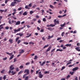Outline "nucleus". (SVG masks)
I'll use <instances>...</instances> for the list:
<instances>
[{
    "instance_id": "nucleus-1",
    "label": "nucleus",
    "mask_w": 80,
    "mask_h": 80,
    "mask_svg": "<svg viewBox=\"0 0 80 80\" xmlns=\"http://www.w3.org/2000/svg\"><path fill=\"white\" fill-rule=\"evenodd\" d=\"M13 2H12L11 3L10 5L11 7H14L15 5V4L16 3H17V2L18 3H19V2H21V0H14Z\"/></svg>"
},
{
    "instance_id": "nucleus-2",
    "label": "nucleus",
    "mask_w": 80,
    "mask_h": 80,
    "mask_svg": "<svg viewBox=\"0 0 80 80\" xmlns=\"http://www.w3.org/2000/svg\"><path fill=\"white\" fill-rule=\"evenodd\" d=\"M26 72H27V73L25 74L23 76V78H25V76H26V75H28V74H29V70L28 69L25 70L24 71V72L25 73H26Z\"/></svg>"
},
{
    "instance_id": "nucleus-3",
    "label": "nucleus",
    "mask_w": 80,
    "mask_h": 80,
    "mask_svg": "<svg viewBox=\"0 0 80 80\" xmlns=\"http://www.w3.org/2000/svg\"><path fill=\"white\" fill-rule=\"evenodd\" d=\"M65 23L60 25V26H61V27L60 28V30H62V29H63V27H65Z\"/></svg>"
},
{
    "instance_id": "nucleus-4",
    "label": "nucleus",
    "mask_w": 80,
    "mask_h": 80,
    "mask_svg": "<svg viewBox=\"0 0 80 80\" xmlns=\"http://www.w3.org/2000/svg\"><path fill=\"white\" fill-rule=\"evenodd\" d=\"M54 25H57V24H59V21L58 20L57 21V19H55L54 20Z\"/></svg>"
},
{
    "instance_id": "nucleus-5",
    "label": "nucleus",
    "mask_w": 80,
    "mask_h": 80,
    "mask_svg": "<svg viewBox=\"0 0 80 80\" xmlns=\"http://www.w3.org/2000/svg\"><path fill=\"white\" fill-rule=\"evenodd\" d=\"M20 30V29L19 28L17 30V29H14V33H17V32H19Z\"/></svg>"
},
{
    "instance_id": "nucleus-6",
    "label": "nucleus",
    "mask_w": 80,
    "mask_h": 80,
    "mask_svg": "<svg viewBox=\"0 0 80 80\" xmlns=\"http://www.w3.org/2000/svg\"><path fill=\"white\" fill-rule=\"evenodd\" d=\"M5 25V23H4L3 24H1L0 25V28L2 29H3V25Z\"/></svg>"
},
{
    "instance_id": "nucleus-7",
    "label": "nucleus",
    "mask_w": 80,
    "mask_h": 80,
    "mask_svg": "<svg viewBox=\"0 0 80 80\" xmlns=\"http://www.w3.org/2000/svg\"><path fill=\"white\" fill-rule=\"evenodd\" d=\"M78 69V67H76L72 69V71H75V70H77Z\"/></svg>"
},
{
    "instance_id": "nucleus-8",
    "label": "nucleus",
    "mask_w": 80,
    "mask_h": 80,
    "mask_svg": "<svg viewBox=\"0 0 80 80\" xmlns=\"http://www.w3.org/2000/svg\"><path fill=\"white\" fill-rule=\"evenodd\" d=\"M51 48H52V47H50L49 48H48V49L46 50V52H49L50 50H51Z\"/></svg>"
},
{
    "instance_id": "nucleus-9",
    "label": "nucleus",
    "mask_w": 80,
    "mask_h": 80,
    "mask_svg": "<svg viewBox=\"0 0 80 80\" xmlns=\"http://www.w3.org/2000/svg\"><path fill=\"white\" fill-rule=\"evenodd\" d=\"M20 21H18L16 22L15 25H20Z\"/></svg>"
},
{
    "instance_id": "nucleus-10",
    "label": "nucleus",
    "mask_w": 80,
    "mask_h": 80,
    "mask_svg": "<svg viewBox=\"0 0 80 80\" xmlns=\"http://www.w3.org/2000/svg\"><path fill=\"white\" fill-rule=\"evenodd\" d=\"M11 73L12 74V75H14L16 74V72L15 71L13 72V71H12L11 72Z\"/></svg>"
},
{
    "instance_id": "nucleus-11",
    "label": "nucleus",
    "mask_w": 80,
    "mask_h": 80,
    "mask_svg": "<svg viewBox=\"0 0 80 80\" xmlns=\"http://www.w3.org/2000/svg\"><path fill=\"white\" fill-rule=\"evenodd\" d=\"M38 77L40 78H42L43 77V75L42 74H40L39 75Z\"/></svg>"
},
{
    "instance_id": "nucleus-12",
    "label": "nucleus",
    "mask_w": 80,
    "mask_h": 80,
    "mask_svg": "<svg viewBox=\"0 0 80 80\" xmlns=\"http://www.w3.org/2000/svg\"><path fill=\"white\" fill-rule=\"evenodd\" d=\"M45 62H46V61H45L43 62L42 63L40 64V66H43V65H44V64H45Z\"/></svg>"
},
{
    "instance_id": "nucleus-13",
    "label": "nucleus",
    "mask_w": 80,
    "mask_h": 80,
    "mask_svg": "<svg viewBox=\"0 0 80 80\" xmlns=\"http://www.w3.org/2000/svg\"><path fill=\"white\" fill-rule=\"evenodd\" d=\"M25 52V51L23 49L22 50L21 52H19V53L20 54H22V53H23Z\"/></svg>"
},
{
    "instance_id": "nucleus-14",
    "label": "nucleus",
    "mask_w": 80,
    "mask_h": 80,
    "mask_svg": "<svg viewBox=\"0 0 80 80\" xmlns=\"http://www.w3.org/2000/svg\"><path fill=\"white\" fill-rule=\"evenodd\" d=\"M6 54L8 55H9V56H11V55H12L13 54V52L9 53V52H7Z\"/></svg>"
},
{
    "instance_id": "nucleus-15",
    "label": "nucleus",
    "mask_w": 80,
    "mask_h": 80,
    "mask_svg": "<svg viewBox=\"0 0 80 80\" xmlns=\"http://www.w3.org/2000/svg\"><path fill=\"white\" fill-rule=\"evenodd\" d=\"M9 41L11 43H13V39H9Z\"/></svg>"
},
{
    "instance_id": "nucleus-16",
    "label": "nucleus",
    "mask_w": 80,
    "mask_h": 80,
    "mask_svg": "<svg viewBox=\"0 0 80 80\" xmlns=\"http://www.w3.org/2000/svg\"><path fill=\"white\" fill-rule=\"evenodd\" d=\"M14 57V55H12L9 58V60H12V59H13V57Z\"/></svg>"
},
{
    "instance_id": "nucleus-17",
    "label": "nucleus",
    "mask_w": 80,
    "mask_h": 80,
    "mask_svg": "<svg viewBox=\"0 0 80 80\" xmlns=\"http://www.w3.org/2000/svg\"><path fill=\"white\" fill-rule=\"evenodd\" d=\"M23 72V71H22V70L21 71L18 73V75H20V74H21V73H22Z\"/></svg>"
},
{
    "instance_id": "nucleus-18",
    "label": "nucleus",
    "mask_w": 80,
    "mask_h": 80,
    "mask_svg": "<svg viewBox=\"0 0 80 80\" xmlns=\"http://www.w3.org/2000/svg\"><path fill=\"white\" fill-rule=\"evenodd\" d=\"M71 44H67L65 45V46H66V47H70V46H71Z\"/></svg>"
},
{
    "instance_id": "nucleus-19",
    "label": "nucleus",
    "mask_w": 80,
    "mask_h": 80,
    "mask_svg": "<svg viewBox=\"0 0 80 80\" xmlns=\"http://www.w3.org/2000/svg\"><path fill=\"white\" fill-rule=\"evenodd\" d=\"M8 22L9 24H10V25L12 24V22L11 21V19L9 20Z\"/></svg>"
},
{
    "instance_id": "nucleus-20",
    "label": "nucleus",
    "mask_w": 80,
    "mask_h": 80,
    "mask_svg": "<svg viewBox=\"0 0 80 80\" xmlns=\"http://www.w3.org/2000/svg\"><path fill=\"white\" fill-rule=\"evenodd\" d=\"M27 15V12H24L23 14V15Z\"/></svg>"
},
{
    "instance_id": "nucleus-21",
    "label": "nucleus",
    "mask_w": 80,
    "mask_h": 80,
    "mask_svg": "<svg viewBox=\"0 0 80 80\" xmlns=\"http://www.w3.org/2000/svg\"><path fill=\"white\" fill-rule=\"evenodd\" d=\"M56 51H57V52H58V51H59L60 52H62V51H63V50H62V49L60 50L59 49H57Z\"/></svg>"
},
{
    "instance_id": "nucleus-22",
    "label": "nucleus",
    "mask_w": 80,
    "mask_h": 80,
    "mask_svg": "<svg viewBox=\"0 0 80 80\" xmlns=\"http://www.w3.org/2000/svg\"><path fill=\"white\" fill-rule=\"evenodd\" d=\"M28 6L26 5L25 7V8H26L27 9H30V8H28Z\"/></svg>"
},
{
    "instance_id": "nucleus-23",
    "label": "nucleus",
    "mask_w": 80,
    "mask_h": 80,
    "mask_svg": "<svg viewBox=\"0 0 80 80\" xmlns=\"http://www.w3.org/2000/svg\"><path fill=\"white\" fill-rule=\"evenodd\" d=\"M55 24L53 25V24H50V27H55Z\"/></svg>"
},
{
    "instance_id": "nucleus-24",
    "label": "nucleus",
    "mask_w": 80,
    "mask_h": 80,
    "mask_svg": "<svg viewBox=\"0 0 80 80\" xmlns=\"http://www.w3.org/2000/svg\"><path fill=\"white\" fill-rule=\"evenodd\" d=\"M19 40V37H18L16 39L15 42H17Z\"/></svg>"
},
{
    "instance_id": "nucleus-25",
    "label": "nucleus",
    "mask_w": 80,
    "mask_h": 80,
    "mask_svg": "<svg viewBox=\"0 0 80 80\" xmlns=\"http://www.w3.org/2000/svg\"><path fill=\"white\" fill-rule=\"evenodd\" d=\"M65 66H63L62 67L61 70H63V69H65Z\"/></svg>"
},
{
    "instance_id": "nucleus-26",
    "label": "nucleus",
    "mask_w": 80,
    "mask_h": 80,
    "mask_svg": "<svg viewBox=\"0 0 80 80\" xmlns=\"http://www.w3.org/2000/svg\"><path fill=\"white\" fill-rule=\"evenodd\" d=\"M32 3H30L28 6L29 7H32Z\"/></svg>"
},
{
    "instance_id": "nucleus-27",
    "label": "nucleus",
    "mask_w": 80,
    "mask_h": 80,
    "mask_svg": "<svg viewBox=\"0 0 80 80\" xmlns=\"http://www.w3.org/2000/svg\"><path fill=\"white\" fill-rule=\"evenodd\" d=\"M22 7H20L18 9V11H20V10H22Z\"/></svg>"
},
{
    "instance_id": "nucleus-28",
    "label": "nucleus",
    "mask_w": 80,
    "mask_h": 80,
    "mask_svg": "<svg viewBox=\"0 0 80 80\" xmlns=\"http://www.w3.org/2000/svg\"><path fill=\"white\" fill-rule=\"evenodd\" d=\"M34 42H29V45H31V44H32V45H34Z\"/></svg>"
},
{
    "instance_id": "nucleus-29",
    "label": "nucleus",
    "mask_w": 80,
    "mask_h": 80,
    "mask_svg": "<svg viewBox=\"0 0 80 80\" xmlns=\"http://www.w3.org/2000/svg\"><path fill=\"white\" fill-rule=\"evenodd\" d=\"M6 77H7V76L6 75H5L3 77V80H5V79H6Z\"/></svg>"
},
{
    "instance_id": "nucleus-30",
    "label": "nucleus",
    "mask_w": 80,
    "mask_h": 80,
    "mask_svg": "<svg viewBox=\"0 0 80 80\" xmlns=\"http://www.w3.org/2000/svg\"><path fill=\"white\" fill-rule=\"evenodd\" d=\"M48 46H49V45L48 44L47 45H45V46H44L43 47V48H46V47H48Z\"/></svg>"
},
{
    "instance_id": "nucleus-31",
    "label": "nucleus",
    "mask_w": 80,
    "mask_h": 80,
    "mask_svg": "<svg viewBox=\"0 0 80 80\" xmlns=\"http://www.w3.org/2000/svg\"><path fill=\"white\" fill-rule=\"evenodd\" d=\"M15 69L17 72H18V71H19V69L18 68H16Z\"/></svg>"
},
{
    "instance_id": "nucleus-32",
    "label": "nucleus",
    "mask_w": 80,
    "mask_h": 80,
    "mask_svg": "<svg viewBox=\"0 0 80 80\" xmlns=\"http://www.w3.org/2000/svg\"><path fill=\"white\" fill-rule=\"evenodd\" d=\"M70 75H68L67 76L66 79L67 80H68V78H70Z\"/></svg>"
},
{
    "instance_id": "nucleus-33",
    "label": "nucleus",
    "mask_w": 80,
    "mask_h": 80,
    "mask_svg": "<svg viewBox=\"0 0 80 80\" xmlns=\"http://www.w3.org/2000/svg\"><path fill=\"white\" fill-rule=\"evenodd\" d=\"M21 42V40H19L18 41V44L20 43Z\"/></svg>"
},
{
    "instance_id": "nucleus-34",
    "label": "nucleus",
    "mask_w": 80,
    "mask_h": 80,
    "mask_svg": "<svg viewBox=\"0 0 80 80\" xmlns=\"http://www.w3.org/2000/svg\"><path fill=\"white\" fill-rule=\"evenodd\" d=\"M4 72H5V70L3 69L1 71V73H4Z\"/></svg>"
},
{
    "instance_id": "nucleus-35",
    "label": "nucleus",
    "mask_w": 80,
    "mask_h": 80,
    "mask_svg": "<svg viewBox=\"0 0 80 80\" xmlns=\"http://www.w3.org/2000/svg\"><path fill=\"white\" fill-rule=\"evenodd\" d=\"M19 13L20 15H22V13H23V11H22L21 12H19Z\"/></svg>"
},
{
    "instance_id": "nucleus-36",
    "label": "nucleus",
    "mask_w": 80,
    "mask_h": 80,
    "mask_svg": "<svg viewBox=\"0 0 80 80\" xmlns=\"http://www.w3.org/2000/svg\"><path fill=\"white\" fill-rule=\"evenodd\" d=\"M44 74H49V72L46 71L44 72Z\"/></svg>"
},
{
    "instance_id": "nucleus-37",
    "label": "nucleus",
    "mask_w": 80,
    "mask_h": 80,
    "mask_svg": "<svg viewBox=\"0 0 80 80\" xmlns=\"http://www.w3.org/2000/svg\"><path fill=\"white\" fill-rule=\"evenodd\" d=\"M70 74H71V75H73V73H74V72H70Z\"/></svg>"
},
{
    "instance_id": "nucleus-38",
    "label": "nucleus",
    "mask_w": 80,
    "mask_h": 80,
    "mask_svg": "<svg viewBox=\"0 0 80 80\" xmlns=\"http://www.w3.org/2000/svg\"><path fill=\"white\" fill-rule=\"evenodd\" d=\"M48 30H50L51 31V30H52V29L51 28H48Z\"/></svg>"
},
{
    "instance_id": "nucleus-39",
    "label": "nucleus",
    "mask_w": 80,
    "mask_h": 80,
    "mask_svg": "<svg viewBox=\"0 0 80 80\" xmlns=\"http://www.w3.org/2000/svg\"><path fill=\"white\" fill-rule=\"evenodd\" d=\"M28 76H26L25 78V80H28Z\"/></svg>"
},
{
    "instance_id": "nucleus-40",
    "label": "nucleus",
    "mask_w": 80,
    "mask_h": 80,
    "mask_svg": "<svg viewBox=\"0 0 80 80\" xmlns=\"http://www.w3.org/2000/svg\"><path fill=\"white\" fill-rule=\"evenodd\" d=\"M50 7L51 8H54V7L53 6L51 5H50Z\"/></svg>"
},
{
    "instance_id": "nucleus-41",
    "label": "nucleus",
    "mask_w": 80,
    "mask_h": 80,
    "mask_svg": "<svg viewBox=\"0 0 80 80\" xmlns=\"http://www.w3.org/2000/svg\"><path fill=\"white\" fill-rule=\"evenodd\" d=\"M38 58V57L37 56H35L34 58V59L35 60H36L37 59V58Z\"/></svg>"
},
{
    "instance_id": "nucleus-42",
    "label": "nucleus",
    "mask_w": 80,
    "mask_h": 80,
    "mask_svg": "<svg viewBox=\"0 0 80 80\" xmlns=\"http://www.w3.org/2000/svg\"><path fill=\"white\" fill-rule=\"evenodd\" d=\"M15 69V68L14 67H13V68H10V70H14V69Z\"/></svg>"
},
{
    "instance_id": "nucleus-43",
    "label": "nucleus",
    "mask_w": 80,
    "mask_h": 80,
    "mask_svg": "<svg viewBox=\"0 0 80 80\" xmlns=\"http://www.w3.org/2000/svg\"><path fill=\"white\" fill-rule=\"evenodd\" d=\"M71 63H72V62H68L67 64L66 65L67 66L68 65H70V64H71Z\"/></svg>"
},
{
    "instance_id": "nucleus-44",
    "label": "nucleus",
    "mask_w": 80,
    "mask_h": 80,
    "mask_svg": "<svg viewBox=\"0 0 80 80\" xmlns=\"http://www.w3.org/2000/svg\"><path fill=\"white\" fill-rule=\"evenodd\" d=\"M30 13L31 15H32V13H33V11H30Z\"/></svg>"
},
{
    "instance_id": "nucleus-45",
    "label": "nucleus",
    "mask_w": 80,
    "mask_h": 80,
    "mask_svg": "<svg viewBox=\"0 0 80 80\" xmlns=\"http://www.w3.org/2000/svg\"><path fill=\"white\" fill-rule=\"evenodd\" d=\"M23 33H20L19 36L22 37V36H23Z\"/></svg>"
},
{
    "instance_id": "nucleus-46",
    "label": "nucleus",
    "mask_w": 80,
    "mask_h": 80,
    "mask_svg": "<svg viewBox=\"0 0 80 80\" xmlns=\"http://www.w3.org/2000/svg\"><path fill=\"white\" fill-rule=\"evenodd\" d=\"M73 66H74V64L69 65L68 66V67H72Z\"/></svg>"
},
{
    "instance_id": "nucleus-47",
    "label": "nucleus",
    "mask_w": 80,
    "mask_h": 80,
    "mask_svg": "<svg viewBox=\"0 0 80 80\" xmlns=\"http://www.w3.org/2000/svg\"><path fill=\"white\" fill-rule=\"evenodd\" d=\"M7 57H6V58H3V60L4 61H5V60H7Z\"/></svg>"
},
{
    "instance_id": "nucleus-48",
    "label": "nucleus",
    "mask_w": 80,
    "mask_h": 80,
    "mask_svg": "<svg viewBox=\"0 0 80 80\" xmlns=\"http://www.w3.org/2000/svg\"><path fill=\"white\" fill-rule=\"evenodd\" d=\"M30 62H27L26 63V65H30Z\"/></svg>"
},
{
    "instance_id": "nucleus-49",
    "label": "nucleus",
    "mask_w": 80,
    "mask_h": 80,
    "mask_svg": "<svg viewBox=\"0 0 80 80\" xmlns=\"http://www.w3.org/2000/svg\"><path fill=\"white\" fill-rule=\"evenodd\" d=\"M24 44H25V45H28V42H24L23 43Z\"/></svg>"
},
{
    "instance_id": "nucleus-50",
    "label": "nucleus",
    "mask_w": 80,
    "mask_h": 80,
    "mask_svg": "<svg viewBox=\"0 0 80 80\" xmlns=\"http://www.w3.org/2000/svg\"><path fill=\"white\" fill-rule=\"evenodd\" d=\"M75 49L76 50H77V51H78V52H80V49H78V48H75Z\"/></svg>"
},
{
    "instance_id": "nucleus-51",
    "label": "nucleus",
    "mask_w": 80,
    "mask_h": 80,
    "mask_svg": "<svg viewBox=\"0 0 80 80\" xmlns=\"http://www.w3.org/2000/svg\"><path fill=\"white\" fill-rule=\"evenodd\" d=\"M37 29L38 30V31H40V28L38 27H37Z\"/></svg>"
},
{
    "instance_id": "nucleus-52",
    "label": "nucleus",
    "mask_w": 80,
    "mask_h": 80,
    "mask_svg": "<svg viewBox=\"0 0 80 80\" xmlns=\"http://www.w3.org/2000/svg\"><path fill=\"white\" fill-rule=\"evenodd\" d=\"M4 12V10H2V9L0 10V12L2 13V12Z\"/></svg>"
},
{
    "instance_id": "nucleus-53",
    "label": "nucleus",
    "mask_w": 80,
    "mask_h": 80,
    "mask_svg": "<svg viewBox=\"0 0 80 80\" xmlns=\"http://www.w3.org/2000/svg\"><path fill=\"white\" fill-rule=\"evenodd\" d=\"M5 29H6V30H8V29H9V27H6L5 28Z\"/></svg>"
},
{
    "instance_id": "nucleus-54",
    "label": "nucleus",
    "mask_w": 80,
    "mask_h": 80,
    "mask_svg": "<svg viewBox=\"0 0 80 80\" xmlns=\"http://www.w3.org/2000/svg\"><path fill=\"white\" fill-rule=\"evenodd\" d=\"M55 48H54L53 49H52L51 51V52H53V51H55Z\"/></svg>"
},
{
    "instance_id": "nucleus-55",
    "label": "nucleus",
    "mask_w": 80,
    "mask_h": 80,
    "mask_svg": "<svg viewBox=\"0 0 80 80\" xmlns=\"http://www.w3.org/2000/svg\"><path fill=\"white\" fill-rule=\"evenodd\" d=\"M64 33H65V32H63L61 34V36L63 37V35H64Z\"/></svg>"
},
{
    "instance_id": "nucleus-56",
    "label": "nucleus",
    "mask_w": 80,
    "mask_h": 80,
    "mask_svg": "<svg viewBox=\"0 0 80 80\" xmlns=\"http://www.w3.org/2000/svg\"><path fill=\"white\" fill-rule=\"evenodd\" d=\"M23 68V66H21L19 67V68Z\"/></svg>"
},
{
    "instance_id": "nucleus-57",
    "label": "nucleus",
    "mask_w": 80,
    "mask_h": 80,
    "mask_svg": "<svg viewBox=\"0 0 80 80\" xmlns=\"http://www.w3.org/2000/svg\"><path fill=\"white\" fill-rule=\"evenodd\" d=\"M43 22H46V19H45V18H43Z\"/></svg>"
},
{
    "instance_id": "nucleus-58",
    "label": "nucleus",
    "mask_w": 80,
    "mask_h": 80,
    "mask_svg": "<svg viewBox=\"0 0 80 80\" xmlns=\"http://www.w3.org/2000/svg\"><path fill=\"white\" fill-rule=\"evenodd\" d=\"M61 39H62L61 38H57V40H61Z\"/></svg>"
},
{
    "instance_id": "nucleus-59",
    "label": "nucleus",
    "mask_w": 80,
    "mask_h": 80,
    "mask_svg": "<svg viewBox=\"0 0 80 80\" xmlns=\"http://www.w3.org/2000/svg\"><path fill=\"white\" fill-rule=\"evenodd\" d=\"M17 62V58H15L14 59V62Z\"/></svg>"
},
{
    "instance_id": "nucleus-60",
    "label": "nucleus",
    "mask_w": 80,
    "mask_h": 80,
    "mask_svg": "<svg viewBox=\"0 0 80 80\" xmlns=\"http://www.w3.org/2000/svg\"><path fill=\"white\" fill-rule=\"evenodd\" d=\"M38 22L39 23H41V20H39L38 21Z\"/></svg>"
},
{
    "instance_id": "nucleus-61",
    "label": "nucleus",
    "mask_w": 80,
    "mask_h": 80,
    "mask_svg": "<svg viewBox=\"0 0 80 80\" xmlns=\"http://www.w3.org/2000/svg\"><path fill=\"white\" fill-rule=\"evenodd\" d=\"M50 38H51V36H48V39H49Z\"/></svg>"
},
{
    "instance_id": "nucleus-62",
    "label": "nucleus",
    "mask_w": 80,
    "mask_h": 80,
    "mask_svg": "<svg viewBox=\"0 0 80 80\" xmlns=\"http://www.w3.org/2000/svg\"><path fill=\"white\" fill-rule=\"evenodd\" d=\"M36 18H39V16L37 15L36 16Z\"/></svg>"
},
{
    "instance_id": "nucleus-63",
    "label": "nucleus",
    "mask_w": 80,
    "mask_h": 80,
    "mask_svg": "<svg viewBox=\"0 0 80 80\" xmlns=\"http://www.w3.org/2000/svg\"><path fill=\"white\" fill-rule=\"evenodd\" d=\"M43 31H44V30L42 29L40 30V32H43Z\"/></svg>"
},
{
    "instance_id": "nucleus-64",
    "label": "nucleus",
    "mask_w": 80,
    "mask_h": 80,
    "mask_svg": "<svg viewBox=\"0 0 80 80\" xmlns=\"http://www.w3.org/2000/svg\"><path fill=\"white\" fill-rule=\"evenodd\" d=\"M75 80H78V78L77 77H76V78H75Z\"/></svg>"
}]
</instances>
